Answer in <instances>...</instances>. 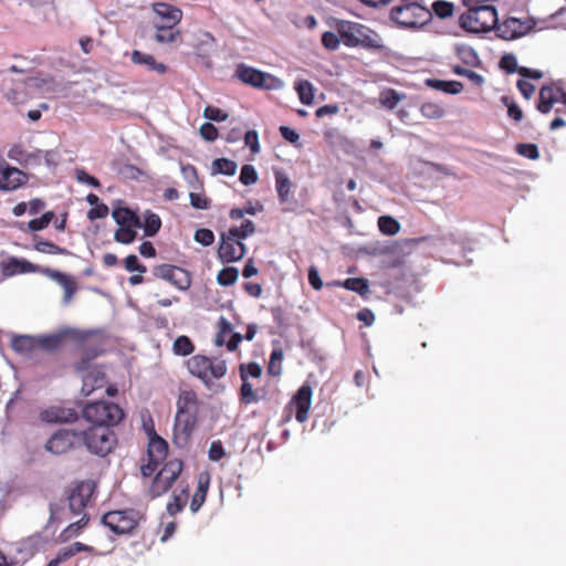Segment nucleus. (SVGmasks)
<instances>
[{
    "instance_id": "nucleus-1",
    "label": "nucleus",
    "mask_w": 566,
    "mask_h": 566,
    "mask_svg": "<svg viewBox=\"0 0 566 566\" xmlns=\"http://www.w3.org/2000/svg\"><path fill=\"white\" fill-rule=\"evenodd\" d=\"M201 401L192 389L181 390L177 399V411L174 421L172 442L178 448H186L195 432Z\"/></svg>"
},
{
    "instance_id": "nucleus-2",
    "label": "nucleus",
    "mask_w": 566,
    "mask_h": 566,
    "mask_svg": "<svg viewBox=\"0 0 566 566\" xmlns=\"http://www.w3.org/2000/svg\"><path fill=\"white\" fill-rule=\"evenodd\" d=\"M335 30L348 48L361 46L366 50H384L382 38L369 27L348 20H337Z\"/></svg>"
},
{
    "instance_id": "nucleus-3",
    "label": "nucleus",
    "mask_w": 566,
    "mask_h": 566,
    "mask_svg": "<svg viewBox=\"0 0 566 566\" xmlns=\"http://www.w3.org/2000/svg\"><path fill=\"white\" fill-rule=\"evenodd\" d=\"M188 371L202 381L205 387L211 390L217 380L227 375V361L220 357H209L206 355H193L187 361Z\"/></svg>"
},
{
    "instance_id": "nucleus-4",
    "label": "nucleus",
    "mask_w": 566,
    "mask_h": 566,
    "mask_svg": "<svg viewBox=\"0 0 566 566\" xmlns=\"http://www.w3.org/2000/svg\"><path fill=\"white\" fill-rule=\"evenodd\" d=\"M390 19L401 28L418 29L432 19V13L419 1L407 0L390 10Z\"/></svg>"
},
{
    "instance_id": "nucleus-5",
    "label": "nucleus",
    "mask_w": 566,
    "mask_h": 566,
    "mask_svg": "<svg viewBox=\"0 0 566 566\" xmlns=\"http://www.w3.org/2000/svg\"><path fill=\"white\" fill-rule=\"evenodd\" d=\"M75 332L77 334L71 336V340L77 343L81 357L74 364V369L76 371L88 370L92 360L97 358L104 352L103 337L97 332L93 331H82L75 328Z\"/></svg>"
},
{
    "instance_id": "nucleus-6",
    "label": "nucleus",
    "mask_w": 566,
    "mask_h": 566,
    "mask_svg": "<svg viewBox=\"0 0 566 566\" xmlns=\"http://www.w3.org/2000/svg\"><path fill=\"white\" fill-rule=\"evenodd\" d=\"M497 22V11L492 4L468 8L459 18V25L471 33L489 32L496 29Z\"/></svg>"
},
{
    "instance_id": "nucleus-7",
    "label": "nucleus",
    "mask_w": 566,
    "mask_h": 566,
    "mask_svg": "<svg viewBox=\"0 0 566 566\" xmlns=\"http://www.w3.org/2000/svg\"><path fill=\"white\" fill-rule=\"evenodd\" d=\"M83 418L93 426L112 428L124 419L123 409L111 401H95L87 403L82 410Z\"/></svg>"
},
{
    "instance_id": "nucleus-8",
    "label": "nucleus",
    "mask_w": 566,
    "mask_h": 566,
    "mask_svg": "<svg viewBox=\"0 0 566 566\" xmlns=\"http://www.w3.org/2000/svg\"><path fill=\"white\" fill-rule=\"evenodd\" d=\"M95 490V484L91 481H81L70 492L69 506L74 515H82L81 518L74 523H71L66 532L74 534L81 528L86 526L88 516L84 513L88 502Z\"/></svg>"
},
{
    "instance_id": "nucleus-9",
    "label": "nucleus",
    "mask_w": 566,
    "mask_h": 566,
    "mask_svg": "<svg viewBox=\"0 0 566 566\" xmlns=\"http://www.w3.org/2000/svg\"><path fill=\"white\" fill-rule=\"evenodd\" d=\"M144 514L135 509L115 510L105 513L102 523L116 535H134Z\"/></svg>"
},
{
    "instance_id": "nucleus-10",
    "label": "nucleus",
    "mask_w": 566,
    "mask_h": 566,
    "mask_svg": "<svg viewBox=\"0 0 566 566\" xmlns=\"http://www.w3.org/2000/svg\"><path fill=\"white\" fill-rule=\"evenodd\" d=\"M112 217L118 226L114 240L122 244L133 243L137 238V229L142 227V219L137 212L128 207H115Z\"/></svg>"
},
{
    "instance_id": "nucleus-11",
    "label": "nucleus",
    "mask_w": 566,
    "mask_h": 566,
    "mask_svg": "<svg viewBox=\"0 0 566 566\" xmlns=\"http://www.w3.org/2000/svg\"><path fill=\"white\" fill-rule=\"evenodd\" d=\"M82 446L96 455L105 457L112 452L116 446V436L113 430L106 427L92 426L85 431H81Z\"/></svg>"
},
{
    "instance_id": "nucleus-12",
    "label": "nucleus",
    "mask_w": 566,
    "mask_h": 566,
    "mask_svg": "<svg viewBox=\"0 0 566 566\" xmlns=\"http://www.w3.org/2000/svg\"><path fill=\"white\" fill-rule=\"evenodd\" d=\"M234 76L242 83L260 90L276 91L281 90L284 85L281 78L252 66H248L244 63L237 65Z\"/></svg>"
},
{
    "instance_id": "nucleus-13",
    "label": "nucleus",
    "mask_w": 566,
    "mask_h": 566,
    "mask_svg": "<svg viewBox=\"0 0 566 566\" xmlns=\"http://www.w3.org/2000/svg\"><path fill=\"white\" fill-rule=\"evenodd\" d=\"M182 468L184 463L179 459H172L166 462L151 482L149 488L150 497L156 499L167 493L179 478Z\"/></svg>"
},
{
    "instance_id": "nucleus-14",
    "label": "nucleus",
    "mask_w": 566,
    "mask_h": 566,
    "mask_svg": "<svg viewBox=\"0 0 566 566\" xmlns=\"http://www.w3.org/2000/svg\"><path fill=\"white\" fill-rule=\"evenodd\" d=\"M81 431L72 429H59L45 442L44 448L48 452L62 455L72 450L82 447Z\"/></svg>"
},
{
    "instance_id": "nucleus-15",
    "label": "nucleus",
    "mask_w": 566,
    "mask_h": 566,
    "mask_svg": "<svg viewBox=\"0 0 566 566\" xmlns=\"http://www.w3.org/2000/svg\"><path fill=\"white\" fill-rule=\"evenodd\" d=\"M151 274L155 279L164 280L180 291H187L192 283L191 273L177 265L158 264L153 266Z\"/></svg>"
},
{
    "instance_id": "nucleus-16",
    "label": "nucleus",
    "mask_w": 566,
    "mask_h": 566,
    "mask_svg": "<svg viewBox=\"0 0 566 566\" xmlns=\"http://www.w3.org/2000/svg\"><path fill=\"white\" fill-rule=\"evenodd\" d=\"M535 27L533 19H517L510 17L502 23L497 22L496 34L503 40H515L527 34Z\"/></svg>"
},
{
    "instance_id": "nucleus-17",
    "label": "nucleus",
    "mask_w": 566,
    "mask_h": 566,
    "mask_svg": "<svg viewBox=\"0 0 566 566\" xmlns=\"http://www.w3.org/2000/svg\"><path fill=\"white\" fill-rule=\"evenodd\" d=\"M245 254V244L238 238L227 233H221V241L218 248V258L222 263H232L243 259Z\"/></svg>"
},
{
    "instance_id": "nucleus-18",
    "label": "nucleus",
    "mask_w": 566,
    "mask_h": 566,
    "mask_svg": "<svg viewBox=\"0 0 566 566\" xmlns=\"http://www.w3.org/2000/svg\"><path fill=\"white\" fill-rule=\"evenodd\" d=\"M151 8L154 27L158 24L178 27L184 15L181 9L166 2H155Z\"/></svg>"
},
{
    "instance_id": "nucleus-19",
    "label": "nucleus",
    "mask_w": 566,
    "mask_h": 566,
    "mask_svg": "<svg viewBox=\"0 0 566 566\" xmlns=\"http://www.w3.org/2000/svg\"><path fill=\"white\" fill-rule=\"evenodd\" d=\"M76 334L75 328L64 327L53 334L36 336L38 349L53 353L60 349L65 340L71 339V336Z\"/></svg>"
},
{
    "instance_id": "nucleus-20",
    "label": "nucleus",
    "mask_w": 566,
    "mask_h": 566,
    "mask_svg": "<svg viewBox=\"0 0 566 566\" xmlns=\"http://www.w3.org/2000/svg\"><path fill=\"white\" fill-rule=\"evenodd\" d=\"M29 180V176L19 168L11 167L8 164L0 167V190L13 191Z\"/></svg>"
},
{
    "instance_id": "nucleus-21",
    "label": "nucleus",
    "mask_w": 566,
    "mask_h": 566,
    "mask_svg": "<svg viewBox=\"0 0 566 566\" xmlns=\"http://www.w3.org/2000/svg\"><path fill=\"white\" fill-rule=\"evenodd\" d=\"M44 268L31 263L25 259L9 258L0 263V270L3 277H11L23 273H41Z\"/></svg>"
},
{
    "instance_id": "nucleus-22",
    "label": "nucleus",
    "mask_w": 566,
    "mask_h": 566,
    "mask_svg": "<svg viewBox=\"0 0 566 566\" xmlns=\"http://www.w3.org/2000/svg\"><path fill=\"white\" fill-rule=\"evenodd\" d=\"M312 388L308 384L302 385L293 396L292 405L295 407V418L298 422L308 419V411L312 403Z\"/></svg>"
},
{
    "instance_id": "nucleus-23",
    "label": "nucleus",
    "mask_w": 566,
    "mask_h": 566,
    "mask_svg": "<svg viewBox=\"0 0 566 566\" xmlns=\"http://www.w3.org/2000/svg\"><path fill=\"white\" fill-rule=\"evenodd\" d=\"M8 158L17 161L19 165L23 167H36L40 166L42 160V150L34 149L29 151L24 149V147L20 144L13 145L7 154Z\"/></svg>"
},
{
    "instance_id": "nucleus-24",
    "label": "nucleus",
    "mask_w": 566,
    "mask_h": 566,
    "mask_svg": "<svg viewBox=\"0 0 566 566\" xmlns=\"http://www.w3.org/2000/svg\"><path fill=\"white\" fill-rule=\"evenodd\" d=\"M39 419L46 423H66L77 420V412L71 408L49 407L39 413Z\"/></svg>"
},
{
    "instance_id": "nucleus-25",
    "label": "nucleus",
    "mask_w": 566,
    "mask_h": 566,
    "mask_svg": "<svg viewBox=\"0 0 566 566\" xmlns=\"http://www.w3.org/2000/svg\"><path fill=\"white\" fill-rule=\"evenodd\" d=\"M41 274L54 280L57 284H60L64 290V301L69 303L75 292L77 291V283L74 277L62 273L57 270H52L50 268H44L41 271Z\"/></svg>"
},
{
    "instance_id": "nucleus-26",
    "label": "nucleus",
    "mask_w": 566,
    "mask_h": 566,
    "mask_svg": "<svg viewBox=\"0 0 566 566\" xmlns=\"http://www.w3.org/2000/svg\"><path fill=\"white\" fill-rule=\"evenodd\" d=\"M106 385V375L99 367H93L83 376L82 394L91 395L94 390L101 389Z\"/></svg>"
},
{
    "instance_id": "nucleus-27",
    "label": "nucleus",
    "mask_w": 566,
    "mask_h": 566,
    "mask_svg": "<svg viewBox=\"0 0 566 566\" xmlns=\"http://www.w3.org/2000/svg\"><path fill=\"white\" fill-rule=\"evenodd\" d=\"M10 347L17 354L31 357L38 350L36 336L17 335L10 342Z\"/></svg>"
},
{
    "instance_id": "nucleus-28",
    "label": "nucleus",
    "mask_w": 566,
    "mask_h": 566,
    "mask_svg": "<svg viewBox=\"0 0 566 566\" xmlns=\"http://www.w3.org/2000/svg\"><path fill=\"white\" fill-rule=\"evenodd\" d=\"M210 485V474L208 472H201L198 475L197 490L192 495L190 502V510L196 513L202 506L206 501L207 493Z\"/></svg>"
},
{
    "instance_id": "nucleus-29",
    "label": "nucleus",
    "mask_w": 566,
    "mask_h": 566,
    "mask_svg": "<svg viewBox=\"0 0 566 566\" xmlns=\"http://www.w3.org/2000/svg\"><path fill=\"white\" fill-rule=\"evenodd\" d=\"M148 459L154 462L161 463L168 454V443L166 440L156 434L155 431L151 432L149 437L148 443Z\"/></svg>"
},
{
    "instance_id": "nucleus-30",
    "label": "nucleus",
    "mask_w": 566,
    "mask_h": 566,
    "mask_svg": "<svg viewBox=\"0 0 566 566\" xmlns=\"http://www.w3.org/2000/svg\"><path fill=\"white\" fill-rule=\"evenodd\" d=\"M556 93L555 84L543 85L539 90L536 108L543 114L549 113L554 104L557 103Z\"/></svg>"
},
{
    "instance_id": "nucleus-31",
    "label": "nucleus",
    "mask_w": 566,
    "mask_h": 566,
    "mask_svg": "<svg viewBox=\"0 0 566 566\" xmlns=\"http://www.w3.org/2000/svg\"><path fill=\"white\" fill-rule=\"evenodd\" d=\"M130 60L135 64L145 65L147 70L164 74L167 72L166 64L157 62L154 55L143 53L138 50H134L130 55Z\"/></svg>"
},
{
    "instance_id": "nucleus-32",
    "label": "nucleus",
    "mask_w": 566,
    "mask_h": 566,
    "mask_svg": "<svg viewBox=\"0 0 566 566\" xmlns=\"http://www.w3.org/2000/svg\"><path fill=\"white\" fill-rule=\"evenodd\" d=\"M275 177V189L277 192L279 201L281 203H286L290 200L293 184L290 180L289 176L282 170L274 171Z\"/></svg>"
},
{
    "instance_id": "nucleus-33",
    "label": "nucleus",
    "mask_w": 566,
    "mask_h": 566,
    "mask_svg": "<svg viewBox=\"0 0 566 566\" xmlns=\"http://www.w3.org/2000/svg\"><path fill=\"white\" fill-rule=\"evenodd\" d=\"M156 33L154 39L161 44H170L181 40V32L178 27L158 24L154 27Z\"/></svg>"
},
{
    "instance_id": "nucleus-34",
    "label": "nucleus",
    "mask_w": 566,
    "mask_h": 566,
    "mask_svg": "<svg viewBox=\"0 0 566 566\" xmlns=\"http://www.w3.org/2000/svg\"><path fill=\"white\" fill-rule=\"evenodd\" d=\"M140 228L144 229L145 237H154L159 232L161 228V219L157 213L147 210L144 213Z\"/></svg>"
},
{
    "instance_id": "nucleus-35",
    "label": "nucleus",
    "mask_w": 566,
    "mask_h": 566,
    "mask_svg": "<svg viewBox=\"0 0 566 566\" xmlns=\"http://www.w3.org/2000/svg\"><path fill=\"white\" fill-rule=\"evenodd\" d=\"M427 85L452 95L461 93L464 88L463 84L459 81L427 80Z\"/></svg>"
},
{
    "instance_id": "nucleus-36",
    "label": "nucleus",
    "mask_w": 566,
    "mask_h": 566,
    "mask_svg": "<svg viewBox=\"0 0 566 566\" xmlns=\"http://www.w3.org/2000/svg\"><path fill=\"white\" fill-rule=\"evenodd\" d=\"M336 284L343 286L346 290L356 292L360 296H365L369 293L368 280L364 277H349L344 282H337Z\"/></svg>"
},
{
    "instance_id": "nucleus-37",
    "label": "nucleus",
    "mask_w": 566,
    "mask_h": 566,
    "mask_svg": "<svg viewBox=\"0 0 566 566\" xmlns=\"http://www.w3.org/2000/svg\"><path fill=\"white\" fill-rule=\"evenodd\" d=\"M294 88H295L302 104L311 105L313 103L314 88L310 81L297 80L294 84Z\"/></svg>"
},
{
    "instance_id": "nucleus-38",
    "label": "nucleus",
    "mask_w": 566,
    "mask_h": 566,
    "mask_svg": "<svg viewBox=\"0 0 566 566\" xmlns=\"http://www.w3.org/2000/svg\"><path fill=\"white\" fill-rule=\"evenodd\" d=\"M33 249L40 253L44 254H60V255H69L70 251L65 248H62L51 241L46 240H36L33 244Z\"/></svg>"
},
{
    "instance_id": "nucleus-39",
    "label": "nucleus",
    "mask_w": 566,
    "mask_h": 566,
    "mask_svg": "<svg viewBox=\"0 0 566 566\" xmlns=\"http://www.w3.org/2000/svg\"><path fill=\"white\" fill-rule=\"evenodd\" d=\"M172 352L177 356H189L195 352V344L186 336H178L172 344Z\"/></svg>"
},
{
    "instance_id": "nucleus-40",
    "label": "nucleus",
    "mask_w": 566,
    "mask_h": 566,
    "mask_svg": "<svg viewBox=\"0 0 566 566\" xmlns=\"http://www.w3.org/2000/svg\"><path fill=\"white\" fill-rule=\"evenodd\" d=\"M237 164L228 158H218L212 163V172L233 176L237 171Z\"/></svg>"
},
{
    "instance_id": "nucleus-41",
    "label": "nucleus",
    "mask_w": 566,
    "mask_h": 566,
    "mask_svg": "<svg viewBox=\"0 0 566 566\" xmlns=\"http://www.w3.org/2000/svg\"><path fill=\"white\" fill-rule=\"evenodd\" d=\"M378 228L386 235H395L400 230V223L390 216H381L378 218Z\"/></svg>"
},
{
    "instance_id": "nucleus-42",
    "label": "nucleus",
    "mask_w": 566,
    "mask_h": 566,
    "mask_svg": "<svg viewBox=\"0 0 566 566\" xmlns=\"http://www.w3.org/2000/svg\"><path fill=\"white\" fill-rule=\"evenodd\" d=\"M55 213L54 211L50 210L44 212L40 218H35L30 220L27 223L28 230L32 232L41 231L49 227V224L54 220Z\"/></svg>"
},
{
    "instance_id": "nucleus-43",
    "label": "nucleus",
    "mask_w": 566,
    "mask_h": 566,
    "mask_svg": "<svg viewBox=\"0 0 566 566\" xmlns=\"http://www.w3.org/2000/svg\"><path fill=\"white\" fill-rule=\"evenodd\" d=\"M228 232L232 238H238L242 241L255 232V224L252 220H244L240 227H231Z\"/></svg>"
},
{
    "instance_id": "nucleus-44",
    "label": "nucleus",
    "mask_w": 566,
    "mask_h": 566,
    "mask_svg": "<svg viewBox=\"0 0 566 566\" xmlns=\"http://www.w3.org/2000/svg\"><path fill=\"white\" fill-rule=\"evenodd\" d=\"M238 276L239 272L235 268H223L217 274V282L221 286H231L237 282Z\"/></svg>"
},
{
    "instance_id": "nucleus-45",
    "label": "nucleus",
    "mask_w": 566,
    "mask_h": 566,
    "mask_svg": "<svg viewBox=\"0 0 566 566\" xmlns=\"http://www.w3.org/2000/svg\"><path fill=\"white\" fill-rule=\"evenodd\" d=\"M284 354L283 350L277 348L273 349L270 355V360L268 365V373L272 376H280L282 374V360Z\"/></svg>"
},
{
    "instance_id": "nucleus-46",
    "label": "nucleus",
    "mask_w": 566,
    "mask_h": 566,
    "mask_svg": "<svg viewBox=\"0 0 566 566\" xmlns=\"http://www.w3.org/2000/svg\"><path fill=\"white\" fill-rule=\"evenodd\" d=\"M188 500V491L182 490L180 494L174 495L172 500L167 504V512L170 515H176L181 512L186 506Z\"/></svg>"
},
{
    "instance_id": "nucleus-47",
    "label": "nucleus",
    "mask_w": 566,
    "mask_h": 566,
    "mask_svg": "<svg viewBox=\"0 0 566 566\" xmlns=\"http://www.w3.org/2000/svg\"><path fill=\"white\" fill-rule=\"evenodd\" d=\"M242 385L240 388V400L244 405H250L259 401V397L254 391L252 384H250L245 378H241Z\"/></svg>"
},
{
    "instance_id": "nucleus-48",
    "label": "nucleus",
    "mask_w": 566,
    "mask_h": 566,
    "mask_svg": "<svg viewBox=\"0 0 566 566\" xmlns=\"http://www.w3.org/2000/svg\"><path fill=\"white\" fill-rule=\"evenodd\" d=\"M401 95L392 88H388L380 94V104L387 109H394L401 101Z\"/></svg>"
},
{
    "instance_id": "nucleus-49",
    "label": "nucleus",
    "mask_w": 566,
    "mask_h": 566,
    "mask_svg": "<svg viewBox=\"0 0 566 566\" xmlns=\"http://www.w3.org/2000/svg\"><path fill=\"white\" fill-rule=\"evenodd\" d=\"M420 112L422 116L429 119H439L444 115V109L433 102L423 103L420 107Z\"/></svg>"
},
{
    "instance_id": "nucleus-50",
    "label": "nucleus",
    "mask_w": 566,
    "mask_h": 566,
    "mask_svg": "<svg viewBox=\"0 0 566 566\" xmlns=\"http://www.w3.org/2000/svg\"><path fill=\"white\" fill-rule=\"evenodd\" d=\"M457 55L467 65L475 66L479 64V56L472 48L460 46L457 49Z\"/></svg>"
},
{
    "instance_id": "nucleus-51",
    "label": "nucleus",
    "mask_w": 566,
    "mask_h": 566,
    "mask_svg": "<svg viewBox=\"0 0 566 566\" xmlns=\"http://www.w3.org/2000/svg\"><path fill=\"white\" fill-rule=\"evenodd\" d=\"M453 11H454V6L452 2L444 1V0H438L432 3L431 13L433 12L439 18L444 19L448 17H451L453 14Z\"/></svg>"
},
{
    "instance_id": "nucleus-52",
    "label": "nucleus",
    "mask_w": 566,
    "mask_h": 566,
    "mask_svg": "<svg viewBox=\"0 0 566 566\" xmlns=\"http://www.w3.org/2000/svg\"><path fill=\"white\" fill-rule=\"evenodd\" d=\"M240 377L245 378L248 380L249 377L260 378L262 375V368L258 363H249L241 364L240 367Z\"/></svg>"
},
{
    "instance_id": "nucleus-53",
    "label": "nucleus",
    "mask_w": 566,
    "mask_h": 566,
    "mask_svg": "<svg viewBox=\"0 0 566 566\" xmlns=\"http://www.w3.org/2000/svg\"><path fill=\"white\" fill-rule=\"evenodd\" d=\"M515 150L518 155L526 157L528 159H537L539 157L538 147L535 144H517Z\"/></svg>"
},
{
    "instance_id": "nucleus-54",
    "label": "nucleus",
    "mask_w": 566,
    "mask_h": 566,
    "mask_svg": "<svg viewBox=\"0 0 566 566\" xmlns=\"http://www.w3.org/2000/svg\"><path fill=\"white\" fill-rule=\"evenodd\" d=\"M240 181L244 186L253 185L258 181V172L252 165H244L241 168L240 172Z\"/></svg>"
},
{
    "instance_id": "nucleus-55",
    "label": "nucleus",
    "mask_w": 566,
    "mask_h": 566,
    "mask_svg": "<svg viewBox=\"0 0 566 566\" xmlns=\"http://www.w3.org/2000/svg\"><path fill=\"white\" fill-rule=\"evenodd\" d=\"M340 41L342 39L338 33L336 34L334 32L326 31L322 34V44L327 50H337L339 48Z\"/></svg>"
},
{
    "instance_id": "nucleus-56",
    "label": "nucleus",
    "mask_w": 566,
    "mask_h": 566,
    "mask_svg": "<svg viewBox=\"0 0 566 566\" xmlns=\"http://www.w3.org/2000/svg\"><path fill=\"white\" fill-rule=\"evenodd\" d=\"M193 239L196 242L202 244L203 247H209L214 241V234L210 229L200 228L196 230Z\"/></svg>"
},
{
    "instance_id": "nucleus-57",
    "label": "nucleus",
    "mask_w": 566,
    "mask_h": 566,
    "mask_svg": "<svg viewBox=\"0 0 566 566\" xmlns=\"http://www.w3.org/2000/svg\"><path fill=\"white\" fill-rule=\"evenodd\" d=\"M499 65L502 70H504L506 73H510V74L515 73V72L518 73V70L521 67L517 65V60H516L515 55H513V54L503 55L500 60Z\"/></svg>"
},
{
    "instance_id": "nucleus-58",
    "label": "nucleus",
    "mask_w": 566,
    "mask_h": 566,
    "mask_svg": "<svg viewBox=\"0 0 566 566\" xmlns=\"http://www.w3.org/2000/svg\"><path fill=\"white\" fill-rule=\"evenodd\" d=\"M124 265L128 272L145 273L147 271L146 266L139 262L135 254L127 255L124 259Z\"/></svg>"
},
{
    "instance_id": "nucleus-59",
    "label": "nucleus",
    "mask_w": 566,
    "mask_h": 566,
    "mask_svg": "<svg viewBox=\"0 0 566 566\" xmlns=\"http://www.w3.org/2000/svg\"><path fill=\"white\" fill-rule=\"evenodd\" d=\"M203 116L209 120L214 122H223L226 120L229 115L228 113L223 112L222 109L216 107V106H207L203 111Z\"/></svg>"
},
{
    "instance_id": "nucleus-60",
    "label": "nucleus",
    "mask_w": 566,
    "mask_h": 566,
    "mask_svg": "<svg viewBox=\"0 0 566 566\" xmlns=\"http://www.w3.org/2000/svg\"><path fill=\"white\" fill-rule=\"evenodd\" d=\"M502 102L507 107V114L509 116L514 119L515 122H520L523 118V111L516 105L511 98L503 97Z\"/></svg>"
},
{
    "instance_id": "nucleus-61",
    "label": "nucleus",
    "mask_w": 566,
    "mask_h": 566,
    "mask_svg": "<svg viewBox=\"0 0 566 566\" xmlns=\"http://www.w3.org/2000/svg\"><path fill=\"white\" fill-rule=\"evenodd\" d=\"M244 144L253 154L260 153L259 135L256 130H248L244 135Z\"/></svg>"
},
{
    "instance_id": "nucleus-62",
    "label": "nucleus",
    "mask_w": 566,
    "mask_h": 566,
    "mask_svg": "<svg viewBox=\"0 0 566 566\" xmlns=\"http://www.w3.org/2000/svg\"><path fill=\"white\" fill-rule=\"evenodd\" d=\"M211 461H219L226 455L224 448L220 440L212 441L208 451Z\"/></svg>"
},
{
    "instance_id": "nucleus-63",
    "label": "nucleus",
    "mask_w": 566,
    "mask_h": 566,
    "mask_svg": "<svg viewBox=\"0 0 566 566\" xmlns=\"http://www.w3.org/2000/svg\"><path fill=\"white\" fill-rule=\"evenodd\" d=\"M108 212V207L105 203H99L88 210L87 218L91 221H94L96 219H103L107 217Z\"/></svg>"
},
{
    "instance_id": "nucleus-64",
    "label": "nucleus",
    "mask_w": 566,
    "mask_h": 566,
    "mask_svg": "<svg viewBox=\"0 0 566 566\" xmlns=\"http://www.w3.org/2000/svg\"><path fill=\"white\" fill-rule=\"evenodd\" d=\"M199 132L201 137L208 142H213L218 138V129L211 123L202 124Z\"/></svg>"
}]
</instances>
